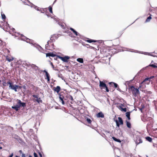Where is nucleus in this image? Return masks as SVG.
<instances>
[{"label":"nucleus","instance_id":"nucleus-51","mask_svg":"<svg viewBox=\"0 0 157 157\" xmlns=\"http://www.w3.org/2000/svg\"><path fill=\"white\" fill-rule=\"evenodd\" d=\"M2 147H0V149H2Z\"/></svg>","mask_w":157,"mask_h":157},{"label":"nucleus","instance_id":"nucleus-34","mask_svg":"<svg viewBox=\"0 0 157 157\" xmlns=\"http://www.w3.org/2000/svg\"><path fill=\"white\" fill-rule=\"evenodd\" d=\"M49 10L50 12V13H53V11L52 10V7H51V6H50L49 7Z\"/></svg>","mask_w":157,"mask_h":157},{"label":"nucleus","instance_id":"nucleus-24","mask_svg":"<svg viewBox=\"0 0 157 157\" xmlns=\"http://www.w3.org/2000/svg\"><path fill=\"white\" fill-rule=\"evenodd\" d=\"M86 41L87 42H88L91 43L93 42H95L97 41V40H93L89 39H88V40H86Z\"/></svg>","mask_w":157,"mask_h":157},{"label":"nucleus","instance_id":"nucleus-53","mask_svg":"<svg viewBox=\"0 0 157 157\" xmlns=\"http://www.w3.org/2000/svg\"><path fill=\"white\" fill-rule=\"evenodd\" d=\"M148 79V78H146L145 80H147Z\"/></svg>","mask_w":157,"mask_h":157},{"label":"nucleus","instance_id":"nucleus-3","mask_svg":"<svg viewBox=\"0 0 157 157\" xmlns=\"http://www.w3.org/2000/svg\"><path fill=\"white\" fill-rule=\"evenodd\" d=\"M53 42L48 40L47 42V44H46L45 48L47 49L52 50L55 49V46L53 43Z\"/></svg>","mask_w":157,"mask_h":157},{"label":"nucleus","instance_id":"nucleus-38","mask_svg":"<svg viewBox=\"0 0 157 157\" xmlns=\"http://www.w3.org/2000/svg\"><path fill=\"white\" fill-rule=\"evenodd\" d=\"M150 66L154 68H157V66H156L153 64L151 65Z\"/></svg>","mask_w":157,"mask_h":157},{"label":"nucleus","instance_id":"nucleus-14","mask_svg":"<svg viewBox=\"0 0 157 157\" xmlns=\"http://www.w3.org/2000/svg\"><path fill=\"white\" fill-rule=\"evenodd\" d=\"M123 33L122 31H120L117 32L116 33V38L117 39L120 37Z\"/></svg>","mask_w":157,"mask_h":157},{"label":"nucleus","instance_id":"nucleus-20","mask_svg":"<svg viewBox=\"0 0 157 157\" xmlns=\"http://www.w3.org/2000/svg\"><path fill=\"white\" fill-rule=\"evenodd\" d=\"M126 116L127 117L128 120H130L131 119L130 117V112H127L126 113Z\"/></svg>","mask_w":157,"mask_h":157},{"label":"nucleus","instance_id":"nucleus-7","mask_svg":"<svg viewBox=\"0 0 157 157\" xmlns=\"http://www.w3.org/2000/svg\"><path fill=\"white\" fill-rule=\"evenodd\" d=\"M32 96L35 98L33 99V100L34 101H36L38 103L42 102V101L41 100L40 98L39 97L38 95H33Z\"/></svg>","mask_w":157,"mask_h":157},{"label":"nucleus","instance_id":"nucleus-15","mask_svg":"<svg viewBox=\"0 0 157 157\" xmlns=\"http://www.w3.org/2000/svg\"><path fill=\"white\" fill-rule=\"evenodd\" d=\"M53 90L56 92L57 93H58L61 90V88L59 86H57L56 87H54Z\"/></svg>","mask_w":157,"mask_h":157},{"label":"nucleus","instance_id":"nucleus-44","mask_svg":"<svg viewBox=\"0 0 157 157\" xmlns=\"http://www.w3.org/2000/svg\"><path fill=\"white\" fill-rule=\"evenodd\" d=\"M39 155L40 157H42V155L40 152H39Z\"/></svg>","mask_w":157,"mask_h":157},{"label":"nucleus","instance_id":"nucleus-29","mask_svg":"<svg viewBox=\"0 0 157 157\" xmlns=\"http://www.w3.org/2000/svg\"><path fill=\"white\" fill-rule=\"evenodd\" d=\"M113 84V86L114 87L117 88L118 87V85L115 82H111L110 83V84Z\"/></svg>","mask_w":157,"mask_h":157},{"label":"nucleus","instance_id":"nucleus-6","mask_svg":"<svg viewBox=\"0 0 157 157\" xmlns=\"http://www.w3.org/2000/svg\"><path fill=\"white\" fill-rule=\"evenodd\" d=\"M9 85V88L12 90H14L15 92H17V90L16 89V85H14L13 83L12 82H7V85Z\"/></svg>","mask_w":157,"mask_h":157},{"label":"nucleus","instance_id":"nucleus-45","mask_svg":"<svg viewBox=\"0 0 157 157\" xmlns=\"http://www.w3.org/2000/svg\"><path fill=\"white\" fill-rule=\"evenodd\" d=\"M21 157H25V155L24 154H22Z\"/></svg>","mask_w":157,"mask_h":157},{"label":"nucleus","instance_id":"nucleus-25","mask_svg":"<svg viewBox=\"0 0 157 157\" xmlns=\"http://www.w3.org/2000/svg\"><path fill=\"white\" fill-rule=\"evenodd\" d=\"M151 14H150V15L148 17L147 19H146L145 21V22H149L150 21V20L152 18L151 17Z\"/></svg>","mask_w":157,"mask_h":157},{"label":"nucleus","instance_id":"nucleus-4","mask_svg":"<svg viewBox=\"0 0 157 157\" xmlns=\"http://www.w3.org/2000/svg\"><path fill=\"white\" fill-rule=\"evenodd\" d=\"M99 86L101 89H105L106 91L107 92H109V89L106 86V84L103 82L100 81L99 82Z\"/></svg>","mask_w":157,"mask_h":157},{"label":"nucleus","instance_id":"nucleus-21","mask_svg":"<svg viewBox=\"0 0 157 157\" xmlns=\"http://www.w3.org/2000/svg\"><path fill=\"white\" fill-rule=\"evenodd\" d=\"M125 122L126 123L127 127L129 128H131V125L130 123L127 120H126Z\"/></svg>","mask_w":157,"mask_h":157},{"label":"nucleus","instance_id":"nucleus-48","mask_svg":"<svg viewBox=\"0 0 157 157\" xmlns=\"http://www.w3.org/2000/svg\"><path fill=\"white\" fill-rule=\"evenodd\" d=\"M12 31L13 32H15V29L14 28H13L12 29Z\"/></svg>","mask_w":157,"mask_h":157},{"label":"nucleus","instance_id":"nucleus-32","mask_svg":"<svg viewBox=\"0 0 157 157\" xmlns=\"http://www.w3.org/2000/svg\"><path fill=\"white\" fill-rule=\"evenodd\" d=\"M23 65H24L25 66H27L29 67L30 66L31 64L29 63H23Z\"/></svg>","mask_w":157,"mask_h":157},{"label":"nucleus","instance_id":"nucleus-42","mask_svg":"<svg viewBox=\"0 0 157 157\" xmlns=\"http://www.w3.org/2000/svg\"><path fill=\"white\" fill-rule=\"evenodd\" d=\"M34 157H38L37 154L35 153H34Z\"/></svg>","mask_w":157,"mask_h":157},{"label":"nucleus","instance_id":"nucleus-54","mask_svg":"<svg viewBox=\"0 0 157 157\" xmlns=\"http://www.w3.org/2000/svg\"><path fill=\"white\" fill-rule=\"evenodd\" d=\"M32 85L34 87V86H33V85Z\"/></svg>","mask_w":157,"mask_h":157},{"label":"nucleus","instance_id":"nucleus-13","mask_svg":"<svg viewBox=\"0 0 157 157\" xmlns=\"http://www.w3.org/2000/svg\"><path fill=\"white\" fill-rule=\"evenodd\" d=\"M143 142L141 138L139 137H137L136 138V143L137 145L140 143H142Z\"/></svg>","mask_w":157,"mask_h":157},{"label":"nucleus","instance_id":"nucleus-31","mask_svg":"<svg viewBox=\"0 0 157 157\" xmlns=\"http://www.w3.org/2000/svg\"><path fill=\"white\" fill-rule=\"evenodd\" d=\"M27 84H25L22 87L23 88V91L25 92L27 89Z\"/></svg>","mask_w":157,"mask_h":157},{"label":"nucleus","instance_id":"nucleus-19","mask_svg":"<svg viewBox=\"0 0 157 157\" xmlns=\"http://www.w3.org/2000/svg\"><path fill=\"white\" fill-rule=\"evenodd\" d=\"M56 56V55L54 54L53 53H46V57L48 56H51L52 57H54Z\"/></svg>","mask_w":157,"mask_h":157},{"label":"nucleus","instance_id":"nucleus-41","mask_svg":"<svg viewBox=\"0 0 157 157\" xmlns=\"http://www.w3.org/2000/svg\"><path fill=\"white\" fill-rule=\"evenodd\" d=\"M3 44V42L0 39V45H2Z\"/></svg>","mask_w":157,"mask_h":157},{"label":"nucleus","instance_id":"nucleus-46","mask_svg":"<svg viewBox=\"0 0 157 157\" xmlns=\"http://www.w3.org/2000/svg\"><path fill=\"white\" fill-rule=\"evenodd\" d=\"M13 156V153H12V154L9 156V157H12Z\"/></svg>","mask_w":157,"mask_h":157},{"label":"nucleus","instance_id":"nucleus-30","mask_svg":"<svg viewBox=\"0 0 157 157\" xmlns=\"http://www.w3.org/2000/svg\"><path fill=\"white\" fill-rule=\"evenodd\" d=\"M50 64L52 66L53 70H56V71L58 70L57 69V68L56 67H55L54 66L53 63L52 62H51Z\"/></svg>","mask_w":157,"mask_h":157},{"label":"nucleus","instance_id":"nucleus-12","mask_svg":"<svg viewBox=\"0 0 157 157\" xmlns=\"http://www.w3.org/2000/svg\"><path fill=\"white\" fill-rule=\"evenodd\" d=\"M68 96H70V95L68 94H65V97L64 98V103H67L68 102V99L69 98V97Z\"/></svg>","mask_w":157,"mask_h":157},{"label":"nucleus","instance_id":"nucleus-55","mask_svg":"<svg viewBox=\"0 0 157 157\" xmlns=\"http://www.w3.org/2000/svg\"><path fill=\"white\" fill-rule=\"evenodd\" d=\"M8 51L9 52H10V51L9 50H8Z\"/></svg>","mask_w":157,"mask_h":157},{"label":"nucleus","instance_id":"nucleus-40","mask_svg":"<svg viewBox=\"0 0 157 157\" xmlns=\"http://www.w3.org/2000/svg\"><path fill=\"white\" fill-rule=\"evenodd\" d=\"M2 19H5L6 18V16L4 14H2Z\"/></svg>","mask_w":157,"mask_h":157},{"label":"nucleus","instance_id":"nucleus-39","mask_svg":"<svg viewBox=\"0 0 157 157\" xmlns=\"http://www.w3.org/2000/svg\"><path fill=\"white\" fill-rule=\"evenodd\" d=\"M60 26L62 27V28L63 29H65V26L63 24H61L60 25Z\"/></svg>","mask_w":157,"mask_h":157},{"label":"nucleus","instance_id":"nucleus-52","mask_svg":"<svg viewBox=\"0 0 157 157\" xmlns=\"http://www.w3.org/2000/svg\"><path fill=\"white\" fill-rule=\"evenodd\" d=\"M29 157H32V156L31 155H30Z\"/></svg>","mask_w":157,"mask_h":157},{"label":"nucleus","instance_id":"nucleus-10","mask_svg":"<svg viewBox=\"0 0 157 157\" xmlns=\"http://www.w3.org/2000/svg\"><path fill=\"white\" fill-rule=\"evenodd\" d=\"M6 59L9 62L13 60L14 58L10 55H8L6 56Z\"/></svg>","mask_w":157,"mask_h":157},{"label":"nucleus","instance_id":"nucleus-5","mask_svg":"<svg viewBox=\"0 0 157 157\" xmlns=\"http://www.w3.org/2000/svg\"><path fill=\"white\" fill-rule=\"evenodd\" d=\"M118 121L115 119H114V120L116 122L117 126L119 127L120 125H123V121L121 117H118Z\"/></svg>","mask_w":157,"mask_h":157},{"label":"nucleus","instance_id":"nucleus-27","mask_svg":"<svg viewBox=\"0 0 157 157\" xmlns=\"http://www.w3.org/2000/svg\"><path fill=\"white\" fill-rule=\"evenodd\" d=\"M145 139L147 141L150 142H152V139L149 136L146 137Z\"/></svg>","mask_w":157,"mask_h":157},{"label":"nucleus","instance_id":"nucleus-8","mask_svg":"<svg viewBox=\"0 0 157 157\" xmlns=\"http://www.w3.org/2000/svg\"><path fill=\"white\" fill-rule=\"evenodd\" d=\"M65 94V93H63L62 94H59V98L62 101V104L63 105L64 104V100Z\"/></svg>","mask_w":157,"mask_h":157},{"label":"nucleus","instance_id":"nucleus-16","mask_svg":"<svg viewBox=\"0 0 157 157\" xmlns=\"http://www.w3.org/2000/svg\"><path fill=\"white\" fill-rule=\"evenodd\" d=\"M44 72L45 73V76L46 77V79H47L48 82H49L50 81V75L45 70H44Z\"/></svg>","mask_w":157,"mask_h":157},{"label":"nucleus","instance_id":"nucleus-23","mask_svg":"<svg viewBox=\"0 0 157 157\" xmlns=\"http://www.w3.org/2000/svg\"><path fill=\"white\" fill-rule=\"evenodd\" d=\"M70 30L72 31L75 34L76 36L78 35V33L77 32H76L74 29L72 28H70Z\"/></svg>","mask_w":157,"mask_h":157},{"label":"nucleus","instance_id":"nucleus-47","mask_svg":"<svg viewBox=\"0 0 157 157\" xmlns=\"http://www.w3.org/2000/svg\"><path fill=\"white\" fill-rule=\"evenodd\" d=\"M19 152L21 154H22V151L21 150H20L19 151Z\"/></svg>","mask_w":157,"mask_h":157},{"label":"nucleus","instance_id":"nucleus-56","mask_svg":"<svg viewBox=\"0 0 157 157\" xmlns=\"http://www.w3.org/2000/svg\"><path fill=\"white\" fill-rule=\"evenodd\" d=\"M1 80H0V82H1Z\"/></svg>","mask_w":157,"mask_h":157},{"label":"nucleus","instance_id":"nucleus-2","mask_svg":"<svg viewBox=\"0 0 157 157\" xmlns=\"http://www.w3.org/2000/svg\"><path fill=\"white\" fill-rule=\"evenodd\" d=\"M129 90L131 91L132 94L135 97H136L140 94L139 89L135 88L133 86H130Z\"/></svg>","mask_w":157,"mask_h":157},{"label":"nucleus","instance_id":"nucleus-49","mask_svg":"<svg viewBox=\"0 0 157 157\" xmlns=\"http://www.w3.org/2000/svg\"><path fill=\"white\" fill-rule=\"evenodd\" d=\"M1 22L2 24L3 23V22L2 21H1V22H0V27H1Z\"/></svg>","mask_w":157,"mask_h":157},{"label":"nucleus","instance_id":"nucleus-36","mask_svg":"<svg viewBox=\"0 0 157 157\" xmlns=\"http://www.w3.org/2000/svg\"><path fill=\"white\" fill-rule=\"evenodd\" d=\"M15 86L17 90V89H21L22 88V86L16 85Z\"/></svg>","mask_w":157,"mask_h":157},{"label":"nucleus","instance_id":"nucleus-35","mask_svg":"<svg viewBox=\"0 0 157 157\" xmlns=\"http://www.w3.org/2000/svg\"><path fill=\"white\" fill-rule=\"evenodd\" d=\"M86 121L89 124L91 123V122H92V121L91 120L90 118H87V119H86Z\"/></svg>","mask_w":157,"mask_h":157},{"label":"nucleus","instance_id":"nucleus-37","mask_svg":"<svg viewBox=\"0 0 157 157\" xmlns=\"http://www.w3.org/2000/svg\"><path fill=\"white\" fill-rule=\"evenodd\" d=\"M121 110L123 111L124 112H126L127 111V109L126 108H121Z\"/></svg>","mask_w":157,"mask_h":157},{"label":"nucleus","instance_id":"nucleus-1","mask_svg":"<svg viewBox=\"0 0 157 157\" xmlns=\"http://www.w3.org/2000/svg\"><path fill=\"white\" fill-rule=\"evenodd\" d=\"M17 104L16 106L12 107L13 109H15L16 111H18L19 109L21 106L24 107L26 106L25 103L22 102L20 100H17Z\"/></svg>","mask_w":157,"mask_h":157},{"label":"nucleus","instance_id":"nucleus-33","mask_svg":"<svg viewBox=\"0 0 157 157\" xmlns=\"http://www.w3.org/2000/svg\"><path fill=\"white\" fill-rule=\"evenodd\" d=\"M2 83L3 85L4 86H6V84H7V82L6 83V80L4 79L2 80Z\"/></svg>","mask_w":157,"mask_h":157},{"label":"nucleus","instance_id":"nucleus-43","mask_svg":"<svg viewBox=\"0 0 157 157\" xmlns=\"http://www.w3.org/2000/svg\"><path fill=\"white\" fill-rule=\"evenodd\" d=\"M110 82H109V86L110 87H111V86L113 87V84H110Z\"/></svg>","mask_w":157,"mask_h":157},{"label":"nucleus","instance_id":"nucleus-50","mask_svg":"<svg viewBox=\"0 0 157 157\" xmlns=\"http://www.w3.org/2000/svg\"><path fill=\"white\" fill-rule=\"evenodd\" d=\"M45 10H46L44 9L43 10V11H44L45 12Z\"/></svg>","mask_w":157,"mask_h":157},{"label":"nucleus","instance_id":"nucleus-26","mask_svg":"<svg viewBox=\"0 0 157 157\" xmlns=\"http://www.w3.org/2000/svg\"><path fill=\"white\" fill-rule=\"evenodd\" d=\"M112 139H113L116 142H118L119 143H121V141L120 139H118L116 138L115 137H112Z\"/></svg>","mask_w":157,"mask_h":157},{"label":"nucleus","instance_id":"nucleus-22","mask_svg":"<svg viewBox=\"0 0 157 157\" xmlns=\"http://www.w3.org/2000/svg\"><path fill=\"white\" fill-rule=\"evenodd\" d=\"M30 66H31L33 69L35 70H37L38 69V67L35 65L33 64H31Z\"/></svg>","mask_w":157,"mask_h":157},{"label":"nucleus","instance_id":"nucleus-18","mask_svg":"<svg viewBox=\"0 0 157 157\" xmlns=\"http://www.w3.org/2000/svg\"><path fill=\"white\" fill-rule=\"evenodd\" d=\"M68 96L69 97V98L68 99V102H70L72 104L74 101L73 97L71 95Z\"/></svg>","mask_w":157,"mask_h":157},{"label":"nucleus","instance_id":"nucleus-9","mask_svg":"<svg viewBox=\"0 0 157 157\" xmlns=\"http://www.w3.org/2000/svg\"><path fill=\"white\" fill-rule=\"evenodd\" d=\"M59 58L63 61L65 62H68V60L70 59V57L68 56H65L64 57L60 56Z\"/></svg>","mask_w":157,"mask_h":157},{"label":"nucleus","instance_id":"nucleus-11","mask_svg":"<svg viewBox=\"0 0 157 157\" xmlns=\"http://www.w3.org/2000/svg\"><path fill=\"white\" fill-rule=\"evenodd\" d=\"M58 38V35L56 34H54L52 36L51 38H50V41H51L52 42H54L56 39H57Z\"/></svg>","mask_w":157,"mask_h":157},{"label":"nucleus","instance_id":"nucleus-28","mask_svg":"<svg viewBox=\"0 0 157 157\" xmlns=\"http://www.w3.org/2000/svg\"><path fill=\"white\" fill-rule=\"evenodd\" d=\"M77 60L78 62L81 63H83V60L82 58H78L77 59Z\"/></svg>","mask_w":157,"mask_h":157},{"label":"nucleus","instance_id":"nucleus-17","mask_svg":"<svg viewBox=\"0 0 157 157\" xmlns=\"http://www.w3.org/2000/svg\"><path fill=\"white\" fill-rule=\"evenodd\" d=\"M97 117L104 118V115L101 112H100L97 114Z\"/></svg>","mask_w":157,"mask_h":157}]
</instances>
